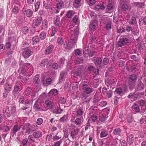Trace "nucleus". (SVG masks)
<instances>
[{"instance_id":"57","label":"nucleus","mask_w":146,"mask_h":146,"mask_svg":"<svg viewBox=\"0 0 146 146\" xmlns=\"http://www.w3.org/2000/svg\"><path fill=\"white\" fill-rule=\"evenodd\" d=\"M37 100L36 102H35V104L34 105V108H35V110H37L38 111H40V108H38L37 106Z\"/></svg>"},{"instance_id":"53","label":"nucleus","mask_w":146,"mask_h":146,"mask_svg":"<svg viewBox=\"0 0 146 146\" xmlns=\"http://www.w3.org/2000/svg\"><path fill=\"white\" fill-rule=\"evenodd\" d=\"M111 22L110 21L106 23L105 26L107 29L109 30L111 28Z\"/></svg>"},{"instance_id":"13","label":"nucleus","mask_w":146,"mask_h":146,"mask_svg":"<svg viewBox=\"0 0 146 146\" xmlns=\"http://www.w3.org/2000/svg\"><path fill=\"white\" fill-rule=\"evenodd\" d=\"M54 48V46L52 44H50L47 47L45 51V54H51Z\"/></svg>"},{"instance_id":"42","label":"nucleus","mask_w":146,"mask_h":146,"mask_svg":"<svg viewBox=\"0 0 146 146\" xmlns=\"http://www.w3.org/2000/svg\"><path fill=\"white\" fill-rule=\"evenodd\" d=\"M63 39L61 36L58 37L57 39V42L59 45H61L63 42Z\"/></svg>"},{"instance_id":"12","label":"nucleus","mask_w":146,"mask_h":146,"mask_svg":"<svg viewBox=\"0 0 146 146\" xmlns=\"http://www.w3.org/2000/svg\"><path fill=\"white\" fill-rule=\"evenodd\" d=\"M23 11L24 15H26L28 17H30L32 16L33 14V11L31 9H28L23 8Z\"/></svg>"},{"instance_id":"14","label":"nucleus","mask_w":146,"mask_h":146,"mask_svg":"<svg viewBox=\"0 0 146 146\" xmlns=\"http://www.w3.org/2000/svg\"><path fill=\"white\" fill-rule=\"evenodd\" d=\"M71 31L72 33H73L74 34V36H75V37L73 38L72 40V44H74L76 43L77 40L78 35V31L77 29H76L74 31L72 30Z\"/></svg>"},{"instance_id":"51","label":"nucleus","mask_w":146,"mask_h":146,"mask_svg":"<svg viewBox=\"0 0 146 146\" xmlns=\"http://www.w3.org/2000/svg\"><path fill=\"white\" fill-rule=\"evenodd\" d=\"M65 60V59L64 58H61L60 61L59 63V67H61L63 66Z\"/></svg>"},{"instance_id":"61","label":"nucleus","mask_w":146,"mask_h":146,"mask_svg":"<svg viewBox=\"0 0 146 146\" xmlns=\"http://www.w3.org/2000/svg\"><path fill=\"white\" fill-rule=\"evenodd\" d=\"M11 128V127H9V126H6L3 127V130L4 131L7 132Z\"/></svg>"},{"instance_id":"28","label":"nucleus","mask_w":146,"mask_h":146,"mask_svg":"<svg viewBox=\"0 0 146 146\" xmlns=\"http://www.w3.org/2000/svg\"><path fill=\"white\" fill-rule=\"evenodd\" d=\"M4 113L5 115H6L7 117H9L11 115L9 108L7 106L4 109Z\"/></svg>"},{"instance_id":"10","label":"nucleus","mask_w":146,"mask_h":146,"mask_svg":"<svg viewBox=\"0 0 146 146\" xmlns=\"http://www.w3.org/2000/svg\"><path fill=\"white\" fill-rule=\"evenodd\" d=\"M72 57L74 60V62L76 64H79L82 63L83 61V58L80 57V56H73Z\"/></svg>"},{"instance_id":"6","label":"nucleus","mask_w":146,"mask_h":146,"mask_svg":"<svg viewBox=\"0 0 146 146\" xmlns=\"http://www.w3.org/2000/svg\"><path fill=\"white\" fill-rule=\"evenodd\" d=\"M33 54V52L29 49H26L22 52V55L24 58H27Z\"/></svg>"},{"instance_id":"40","label":"nucleus","mask_w":146,"mask_h":146,"mask_svg":"<svg viewBox=\"0 0 146 146\" xmlns=\"http://www.w3.org/2000/svg\"><path fill=\"white\" fill-rule=\"evenodd\" d=\"M134 4L136 6H138L141 8H144L145 5V4L144 3H141L136 2Z\"/></svg>"},{"instance_id":"16","label":"nucleus","mask_w":146,"mask_h":146,"mask_svg":"<svg viewBox=\"0 0 146 146\" xmlns=\"http://www.w3.org/2000/svg\"><path fill=\"white\" fill-rule=\"evenodd\" d=\"M64 47L66 49L69 50L73 48V45L71 43L65 41L64 44Z\"/></svg>"},{"instance_id":"32","label":"nucleus","mask_w":146,"mask_h":146,"mask_svg":"<svg viewBox=\"0 0 146 146\" xmlns=\"http://www.w3.org/2000/svg\"><path fill=\"white\" fill-rule=\"evenodd\" d=\"M48 60L46 59H44L42 60L39 63V65L41 67H44L48 63Z\"/></svg>"},{"instance_id":"19","label":"nucleus","mask_w":146,"mask_h":146,"mask_svg":"<svg viewBox=\"0 0 146 146\" xmlns=\"http://www.w3.org/2000/svg\"><path fill=\"white\" fill-rule=\"evenodd\" d=\"M115 92L117 94L120 96H122L125 93L124 90H123L121 88H119L116 89Z\"/></svg>"},{"instance_id":"29","label":"nucleus","mask_w":146,"mask_h":146,"mask_svg":"<svg viewBox=\"0 0 146 146\" xmlns=\"http://www.w3.org/2000/svg\"><path fill=\"white\" fill-rule=\"evenodd\" d=\"M84 113V111L82 109H79L76 111V115L80 117H82V115Z\"/></svg>"},{"instance_id":"46","label":"nucleus","mask_w":146,"mask_h":146,"mask_svg":"<svg viewBox=\"0 0 146 146\" xmlns=\"http://www.w3.org/2000/svg\"><path fill=\"white\" fill-rule=\"evenodd\" d=\"M46 36V33L44 32H41L40 35V38L42 40H43L45 38Z\"/></svg>"},{"instance_id":"64","label":"nucleus","mask_w":146,"mask_h":146,"mask_svg":"<svg viewBox=\"0 0 146 146\" xmlns=\"http://www.w3.org/2000/svg\"><path fill=\"white\" fill-rule=\"evenodd\" d=\"M28 140L27 139H24L22 141V144L23 146H28L27 144Z\"/></svg>"},{"instance_id":"55","label":"nucleus","mask_w":146,"mask_h":146,"mask_svg":"<svg viewBox=\"0 0 146 146\" xmlns=\"http://www.w3.org/2000/svg\"><path fill=\"white\" fill-rule=\"evenodd\" d=\"M32 39L34 43H37L39 41V39L38 36L34 37Z\"/></svg>"},{"instance_id":"26","label":"nucleus","mask_w":146,"mask_h":146,"mask_svg":"<svg viewBox=\"0 0 146 146\" xmlns=\"http://www.w3.org/2000/svg\"><path fill=\"white\" fill-rule=\"evenodd\" d=\"M33 135L34 137L38 138L42 136V133L40 131H35L33 133Z\"/></svg>"},{"instance_id":"58","label":"nucleus","mask_w":146,"mask_h":146,"mask_svg":"<svg viewBox=\"0 0 146 146\" xmlns=\"http://www.w3.org/2000/svg\"><path fill=\"white\" fill-rule=\"evenodd\" d=\"M34 137L32 135H29L28 137L29 141L31 142H35V140L34 139Z\"/></svg>"},{"instance_id":"63","label":"nucleus","mask_w":146,"mask_h":146,"mask_svg":"<svg viewBox=\"0 0 146 146\" xmlns=\"http://www.w3.org/2000/svg\"><path fill=\"white\" fill-rule=\"evenodd\" d=\"M28 28L27 27H23L22 30L23 33H26L28 32Z\"/></svg>"},{"instance_id":"7","label":"nucleus","mask_w":146,"mask_h":146,"mask_svg":"<svg viewBox=\"0 0 146 146\" xmlns=\"http://www.w3.org/2000/svg\"><path fill=\"white\" fill-rule=\"evenodd\" d=\"M139 96V94L136 93H131L127 97L131 102H133L136 100Z\"/></svg>"},{"instance_id":"39","label":"nucleus","mask_w":146,"mask_h":146,"mask_svg":"<svg viewBox=\"0 0 146 146\" xmlns=\"http://www.w3.org/2000/svg\"><path fill=\"white\" fill-rule=\"evenodd\" d=\"M20 128L19 126L17 125H15L13 129V133L15 134L17 132L20 130Z\"/></svg>"},{"instance_id":"38","label":"nucleus","mask_w":146,"mask_h":146,"mask_svg":"<svg viewBox=\"0 0 146 146\" xmlns=\"http://www.w3.org/2000/svg\"><path fill=\"white\" fill-rule=\"evenodd\" d=\"M74 15V13L72 10H69L66 13V16L68 18H71Z\"/></svg>"},{"instance_id":"15","label":"nucleus","mask_w":146,"mask_h":146,"mask_svg":"<svg viewBox=\"0 0 146 146\" xmlns=\"http://www.w3.org/2000/svg\"><path fill=\"white\" fill-rule=\"evenodd\" d=\"M78 131L79 130L77 128L71 130L70 135L73 139H74L78 135Z\"/></svg>"},{"instance_id":"22","label":"nucleus","mask_w":146,"mask_h":146,"mask_svg":"<svg viewBox=\"0 0 146 146\" xmlns=\"http://www.w3.org/2000/svg\"><path fill=\"white\" fill-rule=\"evenodd\" d=\"M82 118V117H78L76 118L74 121V122L76 125H80L83 122Z\"/></svg>"},{"instance_id":"30","label":"nucleus","mask_w":146,"mask_h":146,"mask_svg":"<svg viewBox=\"0 0 146 146\" xmlns=\"http://www.w3.org/2000/svg\"><path fill=\"white\" fill-rule=\"evenodd\" d=\"M107 118V116L106 114H102L100 115L99 120L101 122H103L106 120Z\"/></svg>"},{"instance_id":"1","label":"nucleus","mask_w":146,"mask_h":146,"mask_svg":"<svg viewBox=\"0 0 146 146\" xmlns=\"http://www.w3.org/2000/svg\"><path fill=\"white\" fill-rule=\"evenodd\" d=\"M21 66L20 70L22 74L25 76H30L33 73L32 66L29 63H24L23 61L21 60L20 62Z\"/></svg>"},{"instance_id":"43","label":"nucleus","mask_w":146,"mask_h":146,"mask_svg":"<svg viewBox=\"0 0 146 146\" xmlns=\"http://www.w3.org/2000/svg\"><path fill=\"white\" fill-rule=\"evenodd\" d=\"M139 23L140 24H144L146 25V17H145L144 18H141L139 21Z\"/></svg>"},{"instance_id":"34","label":"nucleus","mask_w":146,"mask_h":146,"mask_svg":"<svg viewBox=\"0 0 146 146\" xmlns=\"http://www.w3.org/2000/svg\"><path fill=\"white\" fill-rule=\"evenodd\" d=\"M108 135V132L106 130L102 131L100 133V137L101 138L106 137Z\"/></svg>"},{"instance_id":"20","label":"nucleus","mask_w":146,"mask_h":146,"mask_svg":"<svg viewBox=\"0 0 146 146\" xmlns=\"http://www.w3.org/2000/svg\"><path fill=\"white\" fill-rule=\"evenodd\" d=\"M134 139L133 135L132 134H130L128 136L127 138V143L130 145L133 143Z\"/></svg>"},{"instance_id":"27","label":"nucleus","mask_w":146,"mask_h":146,"mask_svg":"<svg viewBox=\"0 0 146 146\" xmlns=\"http://www.w3.org/2000/svg\"><path fill=\"white\" fill-rule=\"evenodd\" d=\"M144 88V86L143 84L141 82V81H139L137 89V90H143Z\"/></svg>"},{"instance_id":"31","label":"nucleus","mask_w":146,"mask_h":146,"mask_svg":"<svg viewBox=\"0 0 146 146\" xmlns=\"http://www.w3.org/2000/svg\"><path fill=\"white\" fill-rule=\"evenodd\" d=\"M95 9L97 11H99L100 10H103L105 9V7L103 4L97 5L96 6Z\"/></svg>"},{"instance_id":"18","label":"nucleus","mask_w":146,"mask_h":146,"mask_svg":"<svg viewBox=\"0 0 146 146\" xmlns=\"http://www.w3.org/2000/svg\"><path fill=\"white\" fill-rule=\"evenodd\" d=\"M58 91L56 89H52L48 93V96L49 97H51L52 95H56L58 94Z\"/></svg>"},{"instance_id":"36","label":"nucleus","mask_w":146,"mask_h":146,"mask_svg":"<svg viewBox=\"0 0 146 146\" xmlns=\"http://www.w3.org/2000/svg\"><path fill=\"white\" fill-rule=\"evenodd\" d=\"M62 111V110L59 107L56 109H54L53 111V113L56 114H58L61 113Z\"/></svg>"},{"instance_id":"56","label":"nucleus","mask_w":146,"mask_h":146,"mask_svg":"<svg viewBox=\"0 0 146 146\" xmlns=\"http://www.w3.org/2000/svg\"><path fill=\"white\" fill-rule=\"evenodd\" d=\"M98 104L102 107H104L107 104V103L106 101H103L98 102Z\"/></svg>"},{"instance_id":"45","label":"nucleus","mask_w":146,"mask_h":146,"mask_svg":"<svg viewBox=\"0 0 146 146\" xmlns=\"http://www.w3.org/2000/svg\"><path fill=\"white\" fill-rule=\"evenodd\" d=\"M82 54L81 51L78 49L75 50H74V56H80Z\"/></svg>"},{"instance_id":"52","label":"nucleus","mask_w":146,"mask_h":146,"mask_svg":"<svg viewBox=\"0 0 146 146\" xmlns=\"http://www.w3.org/2000/svg\"><path fill=\"white\" fill-rule=\"evenodd\" d=\"M102 60L101 58H98L97 59L95 63L96 65L97 64L99 65L101 64L102 63Z\"/></svg>"},{"instance_id":"44","label":"nucleus","mask_w":146,"mask_h":146,"mask_svg":"<svg viewBox=\"0 0 146 146\" xmlns=\"http://www.w3.org/2000/svg\"><path fill=\"white\" fill-rule=\"evenodd\" d=\"M64 6L63 2H58L56 4V7L57 9H60L62 8Z\"/></svg>"},{"instance_id":"47","label":"nucleus","mask_w":146,"mask_h":146,"mask_svg":"<svg viewBox=\"0 0 146 146\" xmlns=\"http://www.w3.org/2000/svg\"><path fill=\"white\" fill-rule=\"evenodd\" d=\"M60 18L58 17H57L55 20L54 24L55 26H57L60 27Z\"/></svg>"},{"instance_id":"24","label":"nucleus","mask_w":146,"mask_h":146,"mask_svg":"<svg viewBox=\"0 0 146 146\" xmlns=\"http://www.w3.org/2000/svg\"><path fill=\"white\" fill-rule=\"evenodd\" d=\"M21 84V82H19L18 84L17 83H16L14 87L13 90L14 92H16L20 91L21 89L19 87H20Z\"/></svg>"},{"instance_id":"23","label":"nucleus","mask_w":146,"mask_h":146,"mask_svg":"<svg viewBox=\"0 0 146 146\" xmlns=\"http://www.w3.org/2000/svg\"><path fill=\"white\" fill-rule=\"evenodd\" d=\"M137 79V77L135 75L132 74L130 76L129 78V81H132V86H133L135 83V81Z\"/></svg>"},{"instance_id":"8","label":"nucleus","mask_w":146,"mask_h":146,"mask_svg":"<svg viewBox=\"0 0 146 146\" xmlns=\"http://www.w3.org/2000/svg\"><path fill=\"white\" fill-rule=\"evenodd\" d=\"M128 42V39L125 38H120L117 44L119 46H122Z\"/></svg>"},{"instance_id":"35","label":"nucleus","mask_w":146,"mask_h":146,"mask_svg":"<svg viewBox=\"0 0 146 146\" xmlns=\"http://www.w3.org/2000/svg\"><path fill=\"white\" fill-rule=\"evenodd\" d=\"M121 131V130L119 128H117L115 129L113 133L115 135H119Z\"/></svg>"},{"instance_id":"21","label":"nucleus","mask_w":146,"mask_h":146,"mask_svg":"<svg viewBox=\"0 0 146 146\" xmlns=\"http://www.w3.org/2000/svg\"><path fill=\"white\" fill-rule=\"evenodd\" d=\"M139 104L141 106V110L145 111L146 110V103L143 100H141L139 102Z\"/></svg>"},{"instance_id":"60","label":"nucleus","mask_w":146,"mask_h":146,"mask_svg":"<svg viewBox=\"0 0 146 146\" xmlns=\"http://www.w3.org/2000/svg\"><path fill=\"white\" fill-rule=\"evenodd\" d=\"M11 88V86L10 85L6 84L5 85V89L7 92L10 91Z\"/></svg>"},{"instance_id":"41","label":"nucleus","mask_w":146,"mask_h":146,"mask_svg":"<svg viewBox=\"0 0 146 146\" xmlns=\"http://www.w3.org/2000/svg\"><path fill=\"white\" fill-rule=\"evenodd\" d=\"M33 127V126L31 128L29 127H28L27 129L26 133H28V134H29L31 132L35 130L36 129H34Z\"/></svg>"},{"instance_id":"9","label":"nucleus","mask_w":146,"mask_h":146,"mask_svg":"<svg viewBox=\"0 0 146 146\" xmlns=\"http://www.w3.org/2000/svg\"><path fill=\"white\" fill-rule=\"evenodd\" d=\"M42 20L41 17H39L36 19L33 20V21L32 26L33 28H35L39 25H40Z\"/></svg>"},{"instance_id":"54","label":"nucleus","mask_w":146,"mask_h":146,"mask_svg":"<svg viewBox=\"0 0 146 146\" xmlns=\"http://www.w3.org/2000/svg\"><path fill=\"white\" fill-rule=\"evenodd\" d=\"M87 94L86 93H82L80 95V97L82 99H86L88 96Z\"/></svg>"},{"instance_id":"62","label":"nucleus","mask_w":146,"mask_h":146,"mask_svg":"<svg viewBox=\"0 0 146 146\" xmlns=\"http://www.w3.org/2000/svg\"><path fill=\"white\" fill-rule=\"evenodd\" d=\"M43 122V119L40 118H38L36 121V123L38 125H40Z\"/></svg>"},{"instance_id":"25","label":"nucleus","mask_w":146,"mask_h":146,"mask_svg":"<svg viewBox=\"0 0 146 146\" xmlns=\"http://www.w3.org/2000/svg\"><path fill=\"white\" fill-rule=\"evenodd\" d=\"M68 119L67 115H64L59 119V121L62 123H64L67 122Z\"/></svg>"},{"instance_id":"59","label":"nucleus","mask_w":146,"mask_h":146,"mask_svg":"<svg viewBox=\"0 0 146 146\" xmlns=\"http://www.w3.org/2000/svg\"><path fill=\"white\" fill-rule=\"evenodd\" d=\"M122 9L124 11H126L128 9V7L126 4H123L122 6Z\"/></svg>"},{"instance_id":"11","label":"nucleus","mask_w":146,"mask_h":146,"mask_svg":"<svg viewBox=\"0 0 146 146\" xmlns=\"http://www.w3.org/2000/svg\"><path fill=\"white\" fill-rule=\"evenodd\" d=\"M98 23V21L96 20L92 21L90 25L89 28L91 31L95 30L96 27Z\"/></svg>"},{"instance_id":"2","label":"nucleus","mask_w":146,"mask_h":146,"mask_svg":"<svg viewBox=\"0 0 146 146\" xmlns=\"http://www.w3.org/2000/svg\"><path fill=\"white\" fill-rule=\"evenodd\" d=\"M25 93L27 96L30 95L32 96L31 98H32V100H35L36 96L38 95L36 92L34 91V89H31L29 87L27 88Z\"/></svg>"},{"instance_id":"17","label":"nucleus","mask_w":146,"mask_h":146,"mask_svg":"<svg viewBox=\"0 0 146 146\" xmlns=\"http://www.w3.org/2000/svg\"><path fill=\"white\" fill-rule=\"evenodd\" d=\"M132 110L135 113L139 112L140 111V109L138 105L136 104H134L132 106Z\"/></svg>"},{"instance_id":"4","label":"nucleus","mask_w":146,"mask_h":146,"mask_svg":"<svg viewBox=\"0 0 146 146\" xmlns=\"http://www.w3.org/2000/svg\"><path fill=\"white\" fill-rule=\"evenodd\" d=\"M82 89L85 91V93L87 94H89L92 93L93 90L92 88L89 87L87 84L84 83L82 85Z\"/></svg>"},{"instance_id":"49","label":"nucleus","mask_w":146,"mask_h":146,"mask_svg":"<svg viewBox=\"0 0 146 146\" xmlns=\"http://www.w3.org/2000/svg\"><path fill=\"white\" fill-rule=\"evenodd\" d=\"M97 117L96 116L93 115L91 116L90 120V121H92L93 122H94L97 120Z\"/></svg>"},{"instance_id":"3","label":"nucleus","mask_w":146,"mask_h":146,"mask_svg":"<svg viewBox=\"0 0 146 146\" xmlns=\"http://www.w3.org/2000/svg\"><path fill=\"white\" fill-rule=\"evenodd\" d=\"M44 104L47 109L54 108L55 105V103L51 99L46 100L44 102Z\"/></svg>"},{"instance_id":"5","label":"nucleus","mask_w":146,"mask_h":146,"mask_svg":"<svg viewBox=\"0 0 146 146\" xmlns=\"http://www.w3.org/2000/svg\"><path fill=\"white\" fill-rule=\"evenodd\" d=\"M87 71L88 72H93L94 74V75H96L98 74L99 70L98 69H95L94 67L92 65H89L87 68Z\"/></svg>"},{"instance_id":"37","label":"nucleus","mask_w":146,"mask_h":146,"mask_svg":"<svg viewBox=\"0 0 146 146\" xmlns=\"http://www.w3.org/2000/svg\"><path fill=\"white\" fill-rule=\"evenodd\" d=\"M48 23L47 21L45 20H44L42 24V29H46L47 28Z\"/></svg>"},{"instance_id":"50","label":"nucleus","mask_w":146,"mask_h":146,"mask_svg":"<svg viewBox=\"0 0 146 146\" xmlns=\"http://www.w3.org/2000/svg\"><path fill=\"white\" fill-rule=\"evenodd\" d=\"M114 7L113 4L111 3H109L107 5V9L109 10H112Z\"/></svg>"},{"instance_id":"48","label":"nucleus","mask_w":146,"mask_h":146,"mask_svg":"<svg viewBox=\"0 0 146 146\" xmlns=\"http://www.w3.org/2000/svg\"><path fill=\"white\" fill-rule=\"evenodd\" d=\"M12 12L14 14H17L19 12V9L17 6H14L12 9Z\"/></svg>"},{"instance_id":"33","label":"nucleus","mask_w":146,"mask_h":146,"mask_svg":"<svg viewBox=\"0 0 146 146\" xmlns=\"http://www.w3.org/2000/svg\"><path fill=\"white\" fill-rule=\"evenodd\" d=\"M40 82V79L39 78V76L37 75L33 79V83L35 84H38Z\"/></svg>"}]
</instances>
